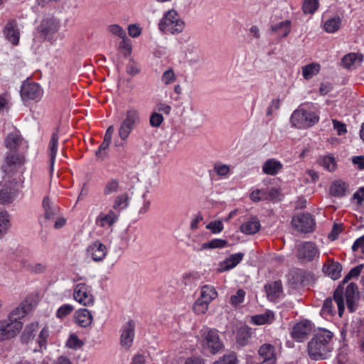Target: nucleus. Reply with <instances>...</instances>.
<instances>
[{
	"label": "nucleus",
	"instance_id": "1",
	"mask_svg": "<svg viewBox=\"0 0 364 364\" xmlns=\"http://www.w3.org/2000/svg\"><path fill=\"white\" fill-rule=\"evenodd\" d=\"M333 333L324 328L318 329L314 337L309 343V354L312 359H324L332 348L331 341Z\"/></svg>",
	"mask_w": 364,
	"mask_h": 364
},
{
	"label": "nucleus",
	"instance_id": "2",
	"mask_svg": "<svg viewBox=\"0 0 364 364\" xmlns=\"http://www.w3.org/2000/svg\"><path fill=\"white\" fill-rule=\"evenodd\" d=\"M185 27V21L174 9L166 11L159 23V29L161 32L172 35L182 33Z\"/></svg>",
	"mask_w": 364,
	"mask_h": 364
},
{
	"label": "nucleus",
	"instance_id": "3",
	"mask_svg": "<svg viewBox=\"0 0 364 364\" xmlns=\"http://www.w3.org/2000/svg\"><path fill=\"white\" fill-rule=\"evenodd\" d=\"M200 336V344L204 350L214 355L223 349V343L218 330L205 328L201 330Z\"/></svg>",
	"mask_w": 364,
	"mask_h": 364
},
{
	"label": "nucleus",
	"instance_id": "4",
	"mask_svg": "<svg viewBox=\"0 0 364 364\" xmlns=\"http://www.w3.org/2000/svg\"><path fill=\"white\" fill-rule=\"evenodd\" d=\"M141 122L139 112L134 108L129 109L118 129V135L122 141H126L132 131Z\"/></svg>",
	"mask_w": 364,
	"mask_h": 364
},
{
	"label": "nucleus",
	"instance_id": "5",
	"mask_svg": "<svg viewBox=\"0 0 364 364\" xmlns=\"http://www.w3.org/2000/svg\"><path fill=\"white\" fill-rule=\"evenodd\" d=\"M343 289L342 285H339L335 290L333 294V299L327 298L323 303L321 309V315L323 317L332 316L336 314V310L333 306V301L337 305L338 316L341 317L345 309V302L343 299Z\"/></svg>",
	"mask_w": 364,
	"mask_h": 364
},
{
	"label": "nucleus",
	"instance_id": "6",
	"mask_svg": "<svg viewBox=\"0 0 364 364\" xmlns=\"http://www.w3.org/2000/svg\"><path fill=\"white\" fill-rule=\"evenodd\" d=\"M290 120L292 126L298 129H304L318 123L319 116L316 112L299 109L294 111Z\"/></svg>",
	"mask_w": 364,
	"mask_h": 364
},
{
	"label": "nucleus",
	"instance_id": "7",
	"mask_svg": "<svg viewBox=\"0 0 364 364\" xmlns=\"http://www.w3.org/2000/svg\"><path fill=\"white\" fill-rule=\"evenodd\" d=\"M18 190V184L15 178L9 176L4 177L0 183V203L7 204L11 203Z\"/></svg>",
	"mask_w": 364,
	"mask_h": 364
},
{
	"label": "nucleus",
	"instance_id": "8",
	"mask_svg": "<svg viewBox=\"0 0 364 364\" xmlns=\"http://www.w3.org/2000/svg\"><path fill=\"white\" fill-rule=\"evenodd\" d=\"M73 297L76 302L85 306H92L95 304L92 287L85 283L75 285Z\"/></svg>",
	"mask_w": 364,
	"mask_h": 364
},
{
	"label": "nucleus",
	"instance_id": "9",
	"mask_svg": "<svg viewBox=\"0 0 364 364\" xmlns=\"http://www.w3.org/2000/svg\"><path fill=\"white\" fill-rule=\"evenodd\" d=\"M44 213L39 218V223L42 227H48L54 221L60 214L59 207L55 204L48 197L44 198L42 203Z\"/></svg>",
	"mask_w": 364,
	"mask_h": 364
},
{
	"label": "nucleus",
	"instance_id": "10",
	"mask_svg": "<svg viewBox=\"0 0 364 364\" xmlns=\"http://www.w3.org/2000/svg\"><path fill=\"white\" fill-rule=\"evenodd\" d=\"M291 225L298 232L307 233L314 230L315 222L309 213H301L292 218Z\"/></svg>",
	"mask_w": 364,
	"mask_h": 364
},
{
	"label": "nucleus",
	"instance_id": "11",
	"mask_svg": "<svg viewBox=\"0 0 364 364\" xmlns=\"http://www.w3.org/2000/svg\"><path fill=\"white\" fill-rule=\"evenodd\" d=\"M22 328L23 323L21 321H0V342L14 338Z\"/></svg>",
	"mask_w": 364,
	"mask_h": 364
},
{
	"label": "nucleus",
	"instance_id": "12",
	"mask_svg": "<svg viewBox=\"0 0 364 364\" xmlns=\"http://www.w3.org/2000/svg\"><path fill=\"white\" fill-rule=\"evenodd\" d=\"M43 90L38 83L26 82L21 87V96L23 101H39L43 96Z\"/></svg>",
	"mask_w": 364,
	"mask_h": 364
},
{
	"label": "nucleus",
	"instance_id": "13",
	"mask_svg": "<svg viewBox=\"0 0 364 364\" xmlns=\"http://www.w3.org/2000/svg\"><path fill=\"white\" fill-rule=\"evenodd\" d=\"M107 253V247L100 240L91 242L86 248L87 256L95 262L103 261Z\"/></svg>",
	"mask_w": 364,
	"mask_h": 364
},
{
	"label": "nucleus",
	"instance_id": "14",
	"mask_svg": "<svg viewBox=\"0 0 364 364\" xmlns=\"http://www.w3.org/2000/svg\"><path fill=\"white\" fill-rule=\"evenodd\" d=\"M297 257L304 262H310L318 257V250L315 244L306 242L299 246Z\"/></svg>",
	"mask_w": 364,
	"mask_h": 364
},
{
	"label": "nucleus",
	"instance_id": "15",
	"mask_svg": "<svg viewBox=\"0 0 364 364\" xmlns=\"http://www.w3.org/2000/svg\"><path fill=\"white\" fill-rule=\"evenodd\" d=\"M119 214L109 209L107 213L101 212L95 219V224L100 228L112 229L113 225L118 221Z\"/></svg>",
	"mask_w": 364,
	"mask_h": 364
},
{
	"label": "nucleus",
	"instance_id": "16",
	"mask_svg": "<svg viewBox=\"0 0 364 364\" xmlns=\"http://www.w3.org/2000/svg\"><path fill=\"white\" fill-rule=\"evenodd\" d=\"M313 330V324L309 321L297 323L293 328L291 336L297 341H302L307 338Z\"/></svg>",
	"mask_w": 364,
	"mask_h": 364
},
{
	"label": "nucleus",
	"instance_id": "17",
	"mask_svg": "<svg viewBox=\"0 0 364 364\" xmlns=\"http://www.w3.org/2000/svg\"><path fill=\"white\" fill-rule=\"evenodd\" d=\"M135 325L133 321H129L122 328L120 343L126 349H129L132 345L134 338Z\"/></svg>",
	"mask_w": 364,
	"mask_h": 364
},
{
	"label": "nucleus",
	"instance_id": "18",
	"mask_svg": "<svg viewBox=\"0 0 364 364\" xmlns=\"http://www.w3.org/2000/svg\"><path fill=\"white\" fill-rule=\"evenodd\" d=\"M74 321L80 327L87 328L93 321V316L88 309H79L74 314Z\"/></svg>",
	"mask_w": 364,
	"mask_h": 364
},
{
	"label": "nucleus",
	"instance_id": "19",
	"mask_svg": "<svg viewBox=\"0 0 364 364\" xmlns=\"http://www.w3.org/2000/svg\"><path fill=\"white\" fill-rule=\"evenodd\" d=\"M4 33L6 39L14 46H17L19 43L20 33L18 28L17 22L15 20L9 21L4 30Z\"/></svg>",
	"mask_w": 364,
	"mask_h": 364
},
{
	"label": "nucleus",
	"instance_id": "20",
	"mask_svg": "<svg viewBox=\"0 0 364 364\" xmlns=\"http://www.w3.org/2000/svg\"><path fill=\"white\" fill-rule=\"evenodd\" d=\"M346 299L348 309L350 312L355 310L356 303L358 300V287L354 283H350L346 289Z\"/></svg>",
	"mask_w": 364,
	"mask_h": 364
},
{
	"label": "nucleus",
	"instance_id": "21",
	"mask_svg": "<svg viewBox=\"0 0 364 364\" xmlns=\"http://www.w3.org/2000/svg\"><path fill=\"white\" fill-rule=\"evenodd\" d=\"M32 308L31 303L28 300L22 301L18 306L14 309L9 314L8 320L11 322L13 321H20L19 320L24 317Z\"/></svg>",
	"mask_w": 364,
	"mask_h": 364
},
{
	"label": "nucleus",
	"instance_id": "22",
	"mask_svg": "<svg viewBox=\"0 0 364 364\" xmlns=\"http://www.w3.org/2000/svg\"><path fill=\"white\" fill-rule=\"evenodd\" d=\"M24 163V159L19 154H9L5 159L2 169L6 173H10Z\"/></svg>",
	"mask_w": 364,
	"mask_h": 364
},
{
	"label": "nucleus",
	"instance_id": "23",
	"mask_svg": "<svg viewBox=\"0 0 364 364\" xmlns=\"http://www.w3.org/2000/svg\"><path fill=\"white\" fill-rule=\"evenodd\" d=\"M243 257L244 254L241 252L231 255L229 257L220 263L218 271L223 272L235 267L241 262Z\"/></svg>",
	"mask_w": 364,
	"mask_h": 364
},
{
	"label": "nucleus",
	"instance_id": "24",
	"mask_svg": "<svg viewBox=\"0 0 364 364\" xmlns=\"http://www.w3.org/2000/svg\"><path fill=\"white\" fill-rule=\"evenodd\" d=\"M260 227L261 225L258 218L251 217L241 225L240 231L246 235H252L257 232Z\"/></svg>",
	"mask_w": 364,
	"mask_h": 364
},
{
	"label": "nucleus",
	"instance_id": "25",
	"mask_svg": "<svg viewBox=\"0 0 364 364\" xmlns=\"http://www.w3.org/2000/svg\"><path fill=\"white\" fill-rule=\"evenodd\" d=\"M282 167L283 165L279 161L269 159L264 163L262 171L267 175L275 176L282 170Z\"/></svg>",
	"mask_w": 364,
	"mask_h": 364
},
{
	"label": "nucleus",
	"instance_id": "26",
	"mask_svg": "<svg viewBox=\"0 0 364 364\" xmlns=\"http://www.w3.org/2000/svg\"><path fill=\"white\" fill-rule=\"evenodd\" d=\"M264 289L269 300H275L282 294V284L281 281H275L264 286Z\"/></svg>",
	"mask_w": 364,
	"mask_h": 364
},
{
	"label": "nucleus",
	"instance_id": "27",
	"mask_svg": "<svg viewBox=\"0 0 364 364\" xmlns=\"http://www.w3.org/2000/svg\"><path fill=\"white\" fill-rule=\"evenodd\" d=\"M363 60V58L361 55L350 53L349 54L346 55L342 58V65L344 68L350 69L354 68L358 65H360Z\"/></svg>",
	"mask_w": 364,
	"mask_h": 364
},
{
	"label": "nucleus",
	"instance_id": "28",
	"mask_svg": "<svg viewBox=\"0 0 364 364\" xmlns=\"http://www.w3.org/2000/svg\"><path fill=\"white\" fill-rule=\"evenodd\" d=\"M251 328L247 326L239 328L236 333V343L241 346H245L248 344L251 338Z\"/></svg>",
	"mask_w": 364,
	"mask_h": 364
},
{
	"label": "nucleus",
	"instance_id": "29",
	"mask_svg": "<svg viewBox=\"0 0 364 364\" xmlns=\"http://www.w3.org/2000/svg\"><path fill=\"white\" fill-rule=\"evenodd\" d=\"M218 296V292L214 287L204 285L200 288L199 299L210 304Z\"/></svg>",
	"mask_w": 364,
	"mask_h": 364
},
{
	"label": "nucleus",
	"instance_id": "30",
	"mask_svg": "<svg viewBox=\"0 0 364 364\" xmlns=\"http://www.w3.org/2000/svg\"><path fill=\"white\" fill-rule=\"evenodd\" d=\"M274 319V314L271 311L257 314L251 317L250 322L255 325H264L271 323Z\"/></svg>",
	"mask_w": 364,
	"mask_h": 364
},
{
	"label": "nucleus",
	"instance_id": "31",
	"mask_svg": "<svg viewBox=\"0 0 364 364\" xmlns=\"http://www.w3.org/2000/svg\"><path fill=\"white\" fill-rule=\"evenodd\" d=\"M291 22L289 20H285L278 23L272 25L271 29L273 32L277 33L282 38L287 37L291 31Z\"/></svg>",
	"mask_w": 364,
	"mask_h": 364
},
{
	"label": "nucleus",
	"instance_id": "32",
	"mask_svg": "<svg viewBox=\"0 0 364 364\" xmlns=\"http://www.w3.org/2000/svg\"><path fill=\"white\" fill-rule=\"evenodd\" d=\"M347 185L345 182L337 180L332 183L329 188V193L333 197L341 198L345 196Z\"/></svg>",
	"mask_w": 364,
	"mask_h": 364
},
{
	"label": "nucleus",
	"instance_id": "33",
	"mask_svg": "<svg viewBox=\"0 0 364 364\" xmlns=\"http://www.w3.org/2000/svg\"><path fill=\"white\" fill-rule=\"evenodd\" d=\"M120 191V183L117 178L109 179L104 185L103 194L105 196L115 194Z\"/></svg>",
	"mask_w": 364,
	"mask_h": 364
},
{
	"label": "nucleus",
	"instance_id": "34",
	"mask_svg": "<svg viewBox=\"0 0 364 364\" xmlns=\"http://www.w3.org/2000/svg\"><path fill=\"white\" fill-rule=\"evenodd\" d=\"M21 141V136L18 133H11L5 139V145L6 148L10 150L16 151L18 149Z\"/></svg>",
	"mask_w": 364,
	"mask_h": 364
},
{
	"label": "nucleus",
	"instance_id": "35",
	"mask_svg": "<svg viewBox=\"0 0 364 364\" xmlns=\"http://www.w3.org/2000/svg\"><path fill=\"white\" fill-rule=\"evenodd\" d=\"M341 25V19L340 17H333L327 19L323 22V30L329 33H333L338 31Z\"/></svg>",
	"mask_w": 364,
	"mask_h": 364
},
{
	"label": "nucleus",
	"instance_id": "36",
	"mask_svg": "<svg viewBox=\"0 0 364 364\" xmlns=\"http://www.w3.org/2000/svg\"><path fill=\"white\" fill-rule=\"evenodd\" d=\"M341 270L342 267L338 262H331L323 266V272L333 279L340 277Z\"/></svg>",
	"mask_w": 364,
	"mask_h": 364
},
{
	"label": "nucleus",
	"instance_id": "37",
	"mask_svg": "<svg viewBox=\"0 0 364 364\" xmlns=\"http://www.w3.org/2000/svg\"><path fill=\"white\" fill-rule=\"evenodd\" d=\"M301 70L302 76L304 77V78L306 80H309L319 73L321 70V65L318 63H312L305 66H303Z\"/></svg>",
	"mask_w": 364,
	"mask_h": 364
},
{
	"label": "nucleus",
	"instance_id": "38",
	"mask_svg": "<svg viewBox=\"0 0 364 364\" xmlns=\"http://www.w3.org/2000/svg\"><path fill=\"white\" fill-rule=\"evenodd\" d=\"M128 200L129 197L127 193L118 195L114 198L112 210H114V211L119 214L122 210L125 209L128 206Z\"/></svg>",
	"mask_w": 364,
	"mask_h": 364
},
{
	"label": "nucleus",
	"instance_id": "39",
	"mask_svg": "<svg viewBox=\"0 0 364 364\" xmlns=\"http://www.w3.org/2000/svg\"><path fill=\"white\" fill-rule=\"evenodd\" d=\"M58 135L53 133L49 142L48 151L50 157V166L53 168L58 151Z\"/></svg>",
	"mask_w": 364,
	"mask_h": 364
},
{
	"label": "nucleus",
	"instance_id": "40",
	"mask_svg": "<svg viewBox=\"0 0 364 364\" xmlns=\"http://www.w3.org/2000/svg\"><path fill=\"white\" fill-rule=\"evenodd\" d=\"M111 140L103 138L102 144L95 151V155L97 159L104 160L108 156V149L111 144Z\"/></svg>",
	"mask_w": 364,
	"mask_h": 364
},
{
	"label": "nucleus",
	"instance_id": "41",
	"mask_svg": "<svg viewBox=\"0 0 364 364\" xmlns=\"http://www.w3.org/2000/svg\"><path fill=\"white\" fill-rule=\"evenodd\" d=\"M38 326L37 323H32L27 326L21 336V341L23 343H28L29 341L33 339L34 338V332L38 329Z\"/></svg>",
	"mask_w": 364,
	"mask_h": 364
},
{
	"label": "nucleus",
	"instance_id": "42",
	"mask_svg": "<svg viewBox=\"0 0 364 364\" xmlns=\"http://www.w3.org/2000/svg\"><path fill=\"white\" fill-rule=\"evenodd\" d=\"M228 241L223 239H213L202 245L200 250L206 249L223 248L228 245Z\"/></svg>",
	"mask_w": 364,
	"mask_h": 364
},
{
	"label": "nucleus",
	"instance_id": "43",
	"mask_svg": "<svg viewBox=\"0 0 364 364\" xmlns=\"http://www.w3.org/2000/svg\"><path fill=\"white\" fill-rule=\"evenodd\" d=\"M209 305L206 301L198 298L193 303L192 309L196 314L203 315L208 311Z\"/></svg>",
	"mask_w": 364,
	"mask_h": 364
},
{
	"label": "nucleus",
	"instance_id": "44",
	"mask_svg": "<svg viewBox=\"0 0 364 364\" xmlns=\"http://www.w3.org/2000/svg\"><path fill=\"white\" fill-rule=\"evenodd\" d=\"M319 164L328 171H333L336 168V163L333 156H325L319 159Z\"/></svg>",
	"mask_w": 364,
	"mask_h": 364
},
{
	"label": "nucleus",
	"instance_id": "45",
	"mask_svg": "<svg viewBox=\"0 0 364 364\" xmlns=\"http://www.w3.org/2000/svg\"><path fill=\"white\" fill-rule=\"evenodd\" d=\"M10 225L9 215L6 211L0 212V237L8 230Z\"/></svg>",
	"mask_w": 364,
	"mask_h": 364
},
{
	"label": "nucleus",
	"instance_id": "46",
	"mask_svg": "<svg viewBox=\"0 0 364 364\" xmlns=\"http://www.w3.org/2000/svg\"><path fill=\"white\" fill-rule=\"evenodd\" d=\"M318 0H304L302 5V10L305 14H313L318 9Z\"/></svg>",
	"mask_w": 364,
	"mask_h": 364
},
{
	"label": "nucleus",
	"instance_id": "47",
	"mask_svg": "<svg viewBox=\"0 0 364 364\" xmlns=\"http://www.w3.org/2000/svg\"><path fill=\"white\" fill-rule=\"evenodd\" d=\"M245 295L246 293L243 289H238L235 294L230 297V304L232 306L237 307L244 301Z\"/></svg>",
	"mask_w": 364,
	"mask_h": 364
},
{
	"label": "nucleus",
	"instance_id": "48",
	"mask_svg": "<svg viewBox=\"0 0 364 364\" xmlns=\"http://www.w3.org/2000/svg\"><path fill=\"white\" fill-rule=\"evenodd\" d=\"M74 310V306L69 304H65L59 307L56 311L55 316L58 318H64L70 314Z\"/></svg>",
	"mask_w": 364,
	"mask_h": 364
},
{
	"label": "nucleus",
	"instance_id": "49",
	"mask_svg": "<svg viewBox=\"0 0 364 364\" xmlns=\"http://www.w3.org/2000/svg\"><path fill=\"white\" fill-rule=\"evenodd\" d=\"M237 358L235 353L224 355L213 364H237Z\"/></svg>",
	"mask_w": 364,
	"mask_h": 364
},
{
	"label": "nucleus",
	"instance_id": "50",
	"mask_svg": "<svg viewBox=\"0 0 364 364\" xmlns=\"http://www.w3.org/2000/svg\"><path fill=\"white\" fill-rule=\"evenodd\" d=\"M84 343L82 341L80 340L77 336L75 334H71L66 342V346L69 348L72 349H78L82 347Z\"/></svg>",
	"mask_w": 364,
	"mask_h": 364
},
{
	"label": "nucleus",
	"instance_id": "51",
	"mask_svg": "<svg viewBox=\"0 0 364 364\" xmlns=\"http://www.w3.org/2000/svg\"><path fill=\"white\" fill-rule=\"evenodd\" d=\"M176 80V76L172 68L166 70L161 75V82L168 85L173 83Z\"/></svg>",
	"mask_w": 364,
	"mask_h": 364
},
{
	"label": "nucleus",
	"instance_id": "52",
	"mask_svg": "<svg viewBox=\"0 0 364 364\" xmlns=\"http://www.w3.org/2000/svg\"><path fill=\"white\" fill-rule=\"evenodd\" d=\"M223 228V224L220 220L212 221L206 225V229L210 230L213 234L221 232Z\"/></svg>",
	"mask_w": 364,
	"mask_h": 364
},
{
	"label": "nucleus",
	"instance_id": "53",
	"mask_svg": "<svg viewBox=\"0 0 364 364\" xmlns=\"http://www.w3.org/2000/svg\"><path fill=\"white\" fill-rule=\"evenodd\" d=\"M214 170L218 176L225 177L230 172V166L226 164L217 163L214 166Z\"/></svg>",
	"mask_w": 364,
	"mask_h": 364
},
{
	"label": "nucleus",
	"instance_id": "54",
	"mask_svg": "<svg viewBox=\"0 0 364 364\" xmlns=\"http://www.w3.org/2000/svg\"><path fill=\"white\" fill-rule=\"evenodd\" d=\"M164 122L163 116L158 112H153L149 118V124L152 127H159Z\"/></svg>",
	"mask_w": 364,
	"mask_h": 364
},
{
	"label": "nucleus",
	"instance_id": "55",
	"mask_svg": "<svg viewBox=\"0 0 364 364\" xmlns=\"http://www.w3.org/2000/svg\"><path fill=\"white\" fill-rule=\"evenodd\" d=\"M363 267V265L360 264V265H358V266L353 268L352 269H350V271L348 273V274L346 275V277H344V279L343 280V283L345 284V283L348 282L352 278L357 277L360 274Z\"/></svg>",
	"mask_w": 364,
	"mask_h": 364
},
{
	"label": "nucleus",
	"instance_id": "56",
	"mask_svg": "<svg viewBox=\"0 0 364 364\" xmlns=\"http://www.w3.org/2000/svg\"><path fill=\"white\" fill-rule=\"evenodd\" d=\"M109 31L122 38H124L126 37L125 31L120 27L119 25L114 24L109 26Z\"/></svg>",
	"mask_w": 364,
	"mask_h": 364
},
{
	"label": "nucleus",
	"instance_id": "57",
	"mask_svg": "<svg viewBox=\"0 0 364 364\" xmlns=\"http://www.w3.org/2000/svg\"><path fill=\"white\" fill-rule=\"evenodd\" d=\"M333 129L336 131L338 135L341 136L347 132L346 126L345 124L336 120H332Z\"/></svg>",
	"mask_w": 364,
	"mask_h": 364
},
{
	"label": "nucleus",
	"instance_id": "58",
	"mask_svg": "<svg viewBox=\"0 0 364 364\" xmlns=\"http://www.w3.org/2000/svg\"><path fill=\"white\" fill-rule=\"evenodd\" d=\"M49 336V331L48 328H43L38 336V343L41 348L45 347L47 343V339Z\"/></svg>",
	"mask_w": 364,
	"mask_h": 364
},
{
	"label": "nucleus",
	"instance_id": "59",
	"mask_svg": "<svg viewBox=\"0 0 364 364\" xmlns=\"http://www.w3.org/2000/svg\"><path fill=\"white\" fill-rule=\"evenodd\" d=\"M66 219L60 213L51 223H53L55 229H60L66 224Z\"/></svg>",
	"mask_w": 364,
	"mask_h": 364
},
{
	"label": "nucleus",
	"instance_id": "60",
	"mask_svg": "<svg viewBox=\"0 0 364 364\" xmlns=\"http://www.w3.org/2000/svg\"><path fill=\"white\" fill-rule=\"evenodd\" d=\"M353 251L355 252L358 250H360V252L364 254V235L358 238L353 243L352 246Z\"/></svg>",
	"mask_w": 364,
	"mask_h": 364
},
{
	"label": "nucleus",
	"instance_id": "61",
	"mask_svg": "<svg viewBox=\"0 0 364 364\" xmlns=\"http://www.w3.org/2000/svg\"><path fill=\"white\" fill-rule=\"evenodd\" d=\"M122 39L123 40L119 43V48L121 50L123 51L124 55L125 56H127L131 53L132 47H131L130 44L124 38H122Z\"/></svg>",
	"mask_w": 364,
	"mask_h": 364
},
{
	"label": "nucleus",
	"instance_id": "62",
	"mask_svg": "<svg viewBox=\"0 0 364 364\" xmlns=\"http://www.w3.org/2000/svg\"><path fill=\"white\" fill-rule=\"evenodd\" d=\"M128 32H129V35L131 37L136 38L140 36V34L141 33V30L138 26L134 24V25H130L129 26Z\"/></svg>",
	"mask_w": 364,
	"mask_h": 364
},
{
	"label": "nucleus",
	"instance_id": "63",
	"mask_svg": "<svg viewBox=\"0 0 364 364\" xmlns=\"http://www.w3.org/2000/svg\"><path fill=\"white\" fill-rule=\"evenodd\" d=\"M342 232V225L335 224L333 227L332 231L329 235V238L332 240H334L336 239L338 235Z\"/></svg>",
	"mask_w": 364,
	"mask_h": 364
},
{
	"label": "nucleus",
	"instance_id": "64",
	"mask_svg": "<svg viewBox=\"0 0 364 364\" xmlns=\"http://www.w3.org/2000/svg\"><path fill=\"white\" fill-rule=\"evenodd\" d=\"M185 364H205L204 360L200 357H189L186 361Z\"/></svg>",
	"mask_w": 364,
	"mask_h": 364
}]
</instances>
